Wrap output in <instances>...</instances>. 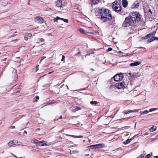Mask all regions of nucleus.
<instances>
[{
    "instance_id": "f257e3e1",
    "label": "nucleus",
    "mask_w": 158,
    "mask_h": 158,
    "mask_svg": "<svg viewBox=\"0 0 158 158\" xmlns=\"http://www.w3.org/2000/svg\"><path fill=\"white\" fill-rule=\"evenodd\" d=\"M101 20L103 22L109 21L112 19L111 13L108 9L102 8L99 10Z\"/></svg>"
},
{
    "instance_id": "f03ea898",
    "label": "nucleus",
    "mask_w": 158,
    "mask_h": 158,
    "mask_svg": "<svg viewBox=\"0 0 158 158\" xmlns=\"http://www.w3.org/2000/svg\"><path fill=\"white\" fill-rule=\"evenodd\" d=\"M130 16L134 23L138 22L141 18L140 15L137 12H132Z\"/></svg>"
},
{
    "instance_id": "7ed1b4c3",
    "label": "nucleus",
    "mask_w": 158,
    "mask_h": 158,
    "mask_svg": "<svg viewBox=\"0 0 158 158\" xmlns=\"http://www.w3.org/2000/svg\"><path fill=\"white\" fill-rule=\"evenodd\" d=\"M134 24L132 19L130 16H128L125 18L123 26L124 27H129L130 26H132Z\"/></svg>"
},
{
    "instance_id": "20e7f679",
    "label": "nucleus",
    "mask_w": 158,
    "mask_h": 158,
    "mask_svg": "<svg viewBox=\"0 0 158 158\" xmlns=\"http://www.w3.org/2000/svg\"><path fill=\"white\" fill-rule=\"evenodd\" d=\"M120 3V2L118 0L114 2L112 6V8L116 12H120L121 10V7Z\"/></svg>"
},
{
    "instance_id": "39448f33",
    "label": "nucleus",
    "mask_w": 158,
    "mask_h": 158,
    "mask_svg": "<svg viewBox=\"0 0 158 158\" xmlns=\"http://www.w3.org/2000/svg\"><path fill=\"white\" fill-rule=\"evenodd\" d=\"M112 87L115 89L116 88L118 89H121L125 87V83L124 81L118 82L115 84L112 85Z\"/></svg>"
},
{
    "instance_id": "423d86ee",
    "label": "nucleus",
    "mask_w": 158,
    "mask_h": 158,
    "mask_svg": "<svg viewBox=\"0 0 158 158\" xmlns=\"http://www.w3.org/2000/svg\"><path fill=\"white\" fill-rule=\"evenodd\" d=\"M19 143L18 144V142L16 140H11L8 143L7 145L9 147L12 146L14 145H19L22 144L21 142H19Z\"/></svg>"
},
{
    "instance_id": "0eeeda50",
    "label": "nucleus",
    "mask_w": 158,
    "mask_h": 158,
    "mask_svg": "<svg viewBox=\"0 0 158 158\" xmlns=\"http://www.w3.org/2000/svg\"><path fill=\"white\" fill-rule=\"evenodd\" d=\"M123 77V75L122 73L117 74L113 77L114 81H117L122 80Z\"/></svg>"
},
{
    "instance_id": "6e6552de",
    "label": "nucleus",
    "mask_w": 158,
    "mask_h": 158,
    "mask_svg": "<svg viewBox=\"0 0 158 158\" xmlns=\"http://www.w3.org/2000/svg\"><path fill=\"white\" fill-rule=\"evenodd\" d=\"M105 144L104 143H99L95 145L89 146V148L91 149L96 148H101L102 147H104Z\"/></svg>"
},
{
    "instance_id": "1a4fd4ad",
    "label": "nucleus",
    "mask_w": 158,
    "mask_h": 158,
    "mask_svg": "<svg viewBox=\"0 0 158 158\" xmlns=\"http://www.w3.org/2000/svg\"><path fill=\"white\" fill-rule=\"evenodd\" d=\"M35 22L38 23H42L44 22V19L42 17H37L34 19Z\"/></svg>"
},
{
    "instance_id": "9d476101",
    "label": "nucleus",
    "mask_w": 158,
    "mask_h": 158,
    "mask_svg": "<svg viewBox=\"0 0 158 158\" xmlns=\"http://www.w3.org/2000/svg\"><path fill=\"white\" fill-rule=\"evenodd\" d=\"M59 19H61V20H63L64 22H65L67 23H68V19H66L60 18L58 16H57V17H56V18H54V20L55 21L57 22V21Z\"/></svg>"
},
{
    "instance_id": "9b49d317",
    "label": "nucleus",
    "mask_w": 158,
    "mask_h": 158,
    "mask_svg": "<svg viewBox=\"0 0 158 158\" xmlns=\"http://www.w3.org/2000/svg\"><path fill=\"white\" fill-rule=\"evenodd\" d=\"M139 2L138 1H136L133 4L132 6V7L133 8H137L139 6Z\"/></svg>"
},
{
    "instance_id": "f8f14e48",
    "label": "nucleus",
    "mask_w": 158,
    "mask_h": 158,
    "mask_svg": "<svg viewBox=\"0 0 158 158\" xmlns=\"http://www.w3.org/2000/svg\"><path fill=\"white\" fill-rule=\"evenodd\" d=\"M56 6L58 7H62V0H58L56 2Z\"/></svg>"
},
{
    "instance_id": "ddd939ff",
    "label": "nucleus",
    "mask_w": 158,
    "mask_h": 158,
    "mask_svg": "<svg viewBox=\"0 0 158 158\" xmlns=\"http://www.w3.org/2000/svg\"><path fill=\"white\" fill-rule=\"evenodd\" d=\"M65 135H66L69 136L74 138H81L83 137V136L82 135L75 136L72 135H68L67 134H66Z\"/></svg>"
},
{
    "instance_id": "4468645a",
    "label": "nucleus",
    "mask_w": 158,
    "mask_h": 158,
    "mask_svg": "<svg viewBox=\"0 0 158 158\" xmlns=\"http://www.w3.org/2000/svg\"><path fill=\"white\" fill-rule=\"evenodd\" d=\"M128 4V2L127 0H123V5L124 7H126Z\"/></svg>"
},
{
    "instance_id": "2eb2a0df",
    "label": "nucleus",
    "mask_w": 158,
    "mask_h": 158,
    "mask_svg": "<svg viewBox=\"0 0 158 158\" xmlns=\"http://www.w3.org/2000/svg\"><path fill=\"white\" fill-rule=\"evenodd\" d=\"M140 64V62L139 61H137L134 63H131L130 64V66H135L138 65Z\"/></svg>"
},
{
    "instance_id": "dca6fc26",
    "label": "nucleus",
    "mask_w": 158,
    "mask_h": 158,
    "mask_svg": "<svg viewBox=\"0 0 158 158\" xmlns=\"http://www.w3.org/2000/svg\"><path fill=\"white\" fill-rule=\"evenodd\" d=\"M46 143H44V142H40L37 143V145L39 146H42L44 145H47Z\"/></svg>"
},
{
    "instance_id": "f3484780",
    "label": "nucleus",
    "mask_w": 158,
    "mask_h": 158,
    "mask_svg": "<svg viewBox=\"0 0 158 158\" xmlns=\"http://www.w3.org/2000/svg\"><path fill=\"white\" fill-rule=\"evenodd\" d=\"M79 31L81 33L86 34L88 33V32L84 29L82 28H80L79 30Z\"/></svg>"
},
{
    "instance_id": "a211bd4d",
    "label": "nucleus",
    "mask_w": 158,
    "mask_h": 158,
    "mask_svg": "<svg viewBox=\"0 0 158 158\" xmlns=\"http://www.w3.org/2000/svg\"><path fill=\"white\" fill-rule=\"evenodd\" d=\"M156 129V126H153L152 127H151L150 129V131L151 132H153L154 131H155Z\"/></svg>"
},
{
    "instance_id": "6ab92c4d",
    "label": "nucleus",
    "mask_w": 158,
    "mask_h": 158,
    "mask_svg": "<svg viewBox=\"0 0 158 158\" xmlns=\"http://www.w3.org/2000/svg\"><path fill=\"white\" fill-rule=\"evenodd\" d=\"M81 109V108L79 107L78 106H76L75 107V108L73 109L72 110V111L73 112H75L79 110H80Z\"/></svg>"
},
{
    "instance_id": "aec40b11",
    "label": "nucleus",
    "mask_w": 158,
    "mask_h": 158,
    "mask_svg": "<svg viewBox=\"0 0 158 158\" xmlns=\"http://www.w3.org/2000/svg\"><path fill=\"white\" fill-rule=\"evenodd\" d=\"M55 102L54 100L52 101H49L46 103V105H49L53 104L55 103Z\"/></svg>"
},
{
    "instance_id": "412c9836",
    "label": "nucleus",
    "mask_w": 158,
    "mask_h": 158,
    "mask_svg": "<svg viewBox=\"0 0 158 158\" xmlns=\"http://www.w3.org/2000/svg\"><path fill=\"white\" fill-rule=\"evenodd\" d=\"M131 141V139H128L123 142L125 144H127L129 143Z\"/></svg>"
},
{
    "instance_id": "4be33fe9",
    "label": "nucleus",
    "mask_w": 158,
    "mask_h": 158,
    "mask_svg": "<svg viewBox=\"0 0 158 158\" xmlns=\"http://www.w3.org/2000/svg\"><path fill=\"white\" fill-rule=\"evenodd\" d=\"M152 36H153L151 33L149 34H148L146 36L144 37V39H147L148 38H150L152 37Z\"/></svg>"
},
{
    "instance_id": "5701e85b",
    "label": "nucleus",
    "mask_w": 158,
    "mask_h": 158,
    "mask_svg": "<svg viewBox=\"0 0 158 158\" xmlns=\"http://www.w3.org/2000/svg\"><path fill=\"white\" fill-rule=\"evenodd\" d=\"M149 112V111L148 110H144L143 111H141L140 112L141 113V115L142 114H148Z\"/></svg>"
},
{
    "instance_id": "b1692460",
    "label": "nucleus",
    "mask_w": 158,
    "mask_h": 158,
    "mask_svg": "<svg viewBox=\"0 0 158 158\" xmlns=\"http://www.w3.org/2000/svg\"><path fill=\"white\" fill-rule=\"evenodd\" d=\"M98 103V102L97 101H91L90 102V103L94 105H97Z\"/></svg>"
},
{
    "instance_id": "393cba45",
    "label": "nucleus",
    "mask_w": 158,
    "mask_h": 158,
    "mask_svg": "<svg viewBox=\"0 0 158 158\" xmlns=\"http://www.w3.org/2000/svg\"><path fill=\"white\" fill-rule=\"evenodd\" d=\"M130 77H136L137 76L135 74V73H128Z\"/></svg>"
},
{
    "instance_id": "a878e982",
    "label": "nucleus",
    "mask_w": 158,
    "mask_h": 158,
    "mask_svg": "<svg viewBox=\"0 0 158 158\" xmlns=\"http://www.w3.org/2000/svg\"><path fill=\"white\" fill-rule=\"evenodd\" d=\"M92 1L94 4H96L98 2L99 0H92Z\"/></svg>"
},
{
    "instance_id": "bb28decb",
    "label": "nucleus",
    "mask_w": 158,
    "mask_h": 158,
    "mask_svg": "<svg viewBox=\"0 0 158 158\" xmlns=\"http://www.w3.org/2000/svg\"><path fill=\"white\" fill-rule=\"evenodd\" d=\"M124 113L125 114L131 113V110H129L127 111H124Z\"/></svg>"
},
{
    "instance_id": "cd10ccee",
    "label": "nucleus",
    "mask_w": 158,
    "mask_h": 158,
    "mask_svg": "<svg viewBox=\"0 0 158 158\" xmlns=\"http://www.w3.org/2000/svg\"><path fill=\"white\" fill-rule=\"evenodd\" d=\"M157 109H157L156 108H152L150 109L149 110V112H152L156 110Z\"/></svg>"
},
{
    "instance_id": "c85d7f7f",
    "label": "nucleus",
    "mask_w": 158,
    "mask_h": 158,
    "mask_svg": "<svg viewBox=\"0 0 158 158\" xmlns=\"http://www.w3.org/2000/svg\"><path fill=\"white\" fill-rule=\"evenodd\" d=\"M155 40V38H154V36L152 37L150 40H148V42H150L152 41H153Z\"/></svg>"
},
{
    "instance_id": "c756f323",
    "label": "nucleus",
    "mask_w": 158,
    "mask_h": 158,
    "mask_svg": "<svg viewBox=\"0 0 158 158\" xmlns=\"http://www.w3.org/2000/svg\"><path fill=\"white\" fill-rule=\"evenodd\" d=\"M131 110V113H134L135 112H138L139 110Z\"/></svg>"
},
{
    "instance_id": "7c9ffc66",
    "label": "nucleus",
    "mask_w": 158,
    "mask_h": 158,
    "mask_svg": "<svg viewBox=\"0 0 158 158\" xmlns=\"http://www.w3.org/2000/svg\"><path fill=\"white\" fill-rule=\"evenodd\" d=\"M17 77H18V76H17V74L16 73H15V74H14V80H15L17 79Z\"/></svg>"
},
{
    "instance_id": "2f4dec72",
    "label": "nucleus",
    "mask_w": 158,
    "mask_h": 158,
    "mask_svg": "<svg viewBox=\"0 0 158 158\" xmlns=\"http://www.w3.org/2000/svg\"><path fill=\"white\" fill-rule=\"evenodd\" d=\"M65 58V56L64 55H63L62 56V58L61 60V61H63L64 60Z\"/></svg>"
},
{
    "instance_id": "473e14b6",
    "label": "nucleus",
    "mask_w": 158,
    "mask_h": 158,
    "mask_svg": "<svg viewBox=\"0 0 158 158\" xmlns=\"http://www.w3.org/2000/svg\"><path fill=\"white\" fill-rule=\"evenodd\" d=\"M112 48H110L108 49L107 50V51L109 52V51H112Z\"/></svg>"
},
{
    "instance_id": "72a5a7b5",
    "label": "nucleus",
    "mask_w": 158,
    "mask_h": 158,
    "mask_svg": "<svg viewBox=\"0 0 158 158\" xmlns=\"http://www.w3.org/2000/svg\"><path fill=\"white\" fill-rule=\"evenodd\" d=\"M148 134V132H146L145 133L143 134L142 135L143 136H144L146 135H147Z\"/></svg>"
},
{
    "instance_id": "f704fd0d",
    "label": "nucleus",
    "mask_w": 158,
    "mask_h": 158,
    "mask_svg": "<svg viewBox=\"0 0 158 158\" xmlns=\"http://www.w3.org/2000/svg\"><path fill=\"white\" fill-rule=\"evenodd\" d=\"M46 57L45 56H43V57L41 60H40V62H41L44 59H45V58H46Z\"/></svg>"
},
{
    "instance_id": "c9c22d12",
    "label": "nucleus",
    "mask_w": 158,
    "mask_h": 158,
    "mask_svg": "<svg viewBox=\"0 0 158 158\" xmlns=\"http://www.w3.org/2000/svg\"><path fill=\"white\" fill-rule=\"evenodd\" d=\"M150 156L151 155L150 154H148L146 156V158H149Z\"/></svg>"
},
{
    "instance_id": "e433bc0d",
    "label": "nucleus",
    "mask_w": 158,
    "mask_h": 158,
    "mask_svg": "<svg viewBox=\"0 0 158 158\" xmlns=\"http://www.w3.org/2000/svg\"><path fill=\"white\" fill-rule=\"evenodd\" d=\"M35 98H36V101L37 102V100L39 99V96H36Z\"/></svg>"
},
{
    "instance_id": "4c0bfd02",
    "label": "nucleus",
    "mask_w": 158,
    "mask_h": 158,
    "mask_svg": "<svg viewBox=\"0 0 158 158\" xmlns=\"http://www.w3.org/2000/svg\"><path fill=\"white\" fill-rule=\"evenodd\" d=\"M156 33V31H154L152 33H151L152 34L153 36H154L155 35Z\"/></svg>"
},
{
    "instance_id": "58836bf2",
    "label": "nucleus",
    "mask_w": 158,
    "mask_h": 158,
    "mask_svg": "<svg viewBox=\"0 0 158 158\" xmlns=\"http://www.w3.org/2000/svg\"><path fill=\"white\" fill-rule=\"evenodd\" d=\"M38 141V140H37L36 139H35L34 140L33 142L37 144V142Z\"/></svg>"
},
{
    "instance_id": "ea45409f",
    "label": "nucleus",
    "mask_w": 158,
    "mask_h": 158,
    "mask_svg": "<svg viewBox=\"0 0 158 158\" xmlns=\"http://www.w3.org/2000/svg\"><path fill=\"white\" fill-rule=\"evenodd\" d=\"M154 38H155V40H158V37L154 36Z\"/></svg>"
},
{
    "instance_id": "a19ab883",
    "label": "nucleus",
    "mask_w": 158,
    "mask_h": 158,
    "mask_svg": "<svg viewBox=\"0 0 158 158\" xmlns=\"http://www.w3.org/2000/svg\"><path fill=\"white\" fill-rule=\"evenodd\" d=\"M67 10L66 9H64V10L63 11V12H67Z\"/></svg>"
},
{
    "instance_id": "79ce46f5",
    "label": "nucleus",
    "mask_w": 158,
    "mask_h": 158,
    "mask_svg": "<svg viewBox=\"0 0 158 158\" xmlns=\"http://www.w3.org/2000/svg\"><path fill=\"white\" fill-rule=\"evenodd\" d=\"M11 129H14L15 128V127L14 126H11Z\"/></svg>"
},
{
    "instance_id": "37998d69",
    "label": "nucleus",
    "mask_w": 158,
    "mask_h": 158,
    "mask_svg": "<svg viewBox=\"0 0 158 158\" xmlns=\"http://www.w3.org/2000/svg\"><path fill=\"white\" fill-rule=\"evenodd\" d=\"M39 66V65H37L36 66V69H37V70H36L37 71L38 70V68Z\"/></svg>"
},
{
    "instance_id": "c03bdc74",
    "label": "nucleus",
    "mask_w": 158,
    "mask_h": 158,
    "mask_svg": "<svg viewBox=\"0 0 158 158\" xmlns=\"http://www.w3.org/2000/svg\"><path fill=\"white\" fill-rule=\"evenodd\" d=\"M93 54L94 53V52H90V53L89 52V54Z\"/></svg>"
},
{
    "instance_id": "a18cd8bd",
    "label": "nucleus",
    "mask_w": 158,
    "mask_h": 158,
    "mask_svg": "<svg viewBox=\"0 0 158 158\" xmlns=\"http://www.w3.org/2000/svg\"><path fill=\"white\" fill-rule=\"evenodd\" d=\"M118 53H122V54H123V53L121 51H119L118 52Z\"/></svg>"
},
{
    "instance_id": "49530a36",
    "label": "nucleus",
    "mask_w": 158,
    "mask_h": 158,
    "mask_svg": "<svg viewBox=\"0 0 158 158\" xmlns=\"http://www.w3.org/2000/svg\"><path fill=\"white\" fill-rule=\"evenodd\" d=\"M24 133H25L26 134H27V132L26 131H24Z\"/></svg>"
},
{
    "instance_id": "de8ad7c7",
    "label": "nucleus",
    "mask_w": 158,
    "mask_h": 158,
    "mask_svg": "<svg viewBox=\"0 0 158 158\" xmlns=\"http://www.w3.org/2000/svg\"><path fill=\"white\" fill-rule=\"evenodd\" d=\"M30 0H28V4L29 5H30L31 4H30Z\"/></svg>"
},
{
    "instance_id": "09e8293b",
    "label": "nucleus",
    "mask_w": 158,
    "mask_h": 158,
    "mask_svg": "<svg viewBox=\"0 0 158 158\" xmlns=\"http://www.w3.org/2000/svg\"><path fill=\"white\" fill-rule=\"evenodd\" d=\"M53 72V71H52L51 72H49L48 73V74H51V73H52Z\"/></svg>"
},
{
    "instance_id": "8fccbe9b",
    "label": "nucleus",
    "mask_w": 158,
    "mask_h": 158,
    "mask_svg": "<svg viewBox=\"0 0 158 158\" xmlns=\"http://www.w3.org/2000/svg\"><path fill=\"white\" fill-rule=\"evenodd\" d=\"M62 116H60V119H62Z\"/></svg>"
},
{
    "instance_id": "3c124183",
    "label": "nucleus",
    "mask_w": 158,
    "mask_h": 158,
    "mask_svg": "<svg viewBox=\"0 0 158 158\" xmlns=\"http://www.w3.org/2000/svg\"><path fill=\"white\" fill-rule=\"evenodd\" d=\"M154 158H158V156H155Z\"/></svg>"
},
{
    "instance_id": "603ef678",
    "label": "nucleus",
    "mask_w": 158,
    "mask_h": 158,
    "mask_svg": "<svg viewBox=\"0 0 158 158\" xmlns=\"http://www.w3.org/2000/svg\"><path fill=\"white\" fill-rule=\"evenodd\" d=\"M6 60V58H4L3 60H2L3 61H5Z\"/></svg>"
},
{
    "instance_id": "864d4df0",
    "label": "nucleus",
    "mask_w": 158,
    "mask_h": 158,
    "mask_svg": "<svg viewBox=\"0 0 158 158\" xmlns=\"http://www.w3.org/2000/svg\"><path fill=\"white\" fill-rule=\"evenodd\" d=\"M149 12H151V13H152V12H151V10L150 9H149Z\"/></svg>"
},
{
    "instance_id": "5fc2aeb1",
    "label": "nucleus",
    "mask_w": 158,
    "mask_h": 158,
    "mask_svg": "<svg viewBox=\"0 0 158 158\" xmlns=\"http://www.w3.org/2000/svg\"><path fill=\"white\" fill-rule=\"evenodd\" d=\"M67 88L68 89H69V87H68V86L67 85Z\"/></svg>"
},
{
    "instance_id": "6e6d98bb",
    "label": "nucleus",
    "mask_w": 158,
    "mask_h": 158,
    "mask_svg": "<svg viewBox=\"0 0 158 158\" xmlns=\"http://www.w3.org/2000/svg\"><path fill=\"white\" fill-rule=\"evenodd\" d=\"M91 70H94L92 69H90Z\"/></svg>"
},
{
    "instance_id": "4d7b16f0",
    "label": "nucleus",
    "mask_w": 158,
    "mask_h": 158,
    "mask_svg": "<svg viewBox=\"0 0 158 158\" xmlns=\"http://www.w3.org/2000/svg\"><path fill=\"white\" fill-rule=\"evenodd\" d=\"M58 120V119H55V120Z\"/></svg>"
},
{
    "instance_id": "13d9d810",
    "label": "nucleus",
    "mask_w": 158,
    "mask_h": 158,
    "mask_svg": "<svg viewBox=\"0 0 158 158\" xmlns=\"http://www.w3.org/2000/svg\"><path fill=\"white\" fill-rule=\"evenodd\" d=\"M85 140H83V141H84V142H85Z\"/></svg>"
}]
</instances>
